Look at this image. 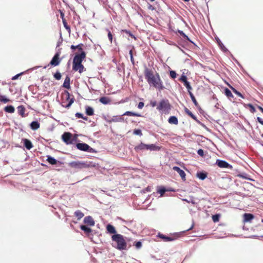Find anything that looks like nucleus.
<instances>
[{
    "mask_svg": "<svg viewBox=\"0 0 263 263\" xmlns=\"http://www.w3.org/2000/svg\"><path fill=\"white\" fill-rule=\"evenodd\" d=\"M106 232L107 234H112V235L118 234L117 233V231L116 230L115 227L113 225H112L110 223H108L106 225Z\"/></svg>",
    "mask_w": 263,
    "mask_h": 263,
    "instance_id": "obj_17",
    "label": "nucleus"
},
{
    "mask_svg": "<svg viewBox=\"0 0 263 263\" xmlns=\"http://www.w3.org/2000/svg\"><path fill=\"white\" fill-rule=\"evenodd\" d=\"M190 97L192 102H193L194 104L195 105V106H196V107L199 106L198 103L197 101V100H196L195 96H194L193 93L190 94Z\"/></svg>",
    "mask_w": 263,
    "mask_h": 263,
    "instance_id": "obj_41",
    "label": "nucleus"
},
{
    "mask_svg": "<svg viewBox=\"0 0 263 263\" xmlns=\"http://www.w3.org/2000/svg\"><path fill=\"white\" fill-rule=\"evenodd\" d=\"M144 105V103L143 102H140L138 104V106H137V107L139 108V109H142L143 106Z\"/></svg>",
    "mask_w": 263,
    "mask_h": 263,
    "instance_id": "obj_58",
    "label": "nucleus"
},
{
    "mask_svg": "<svg viewBox=\"0 0 263 263\" xmlns=\"http://www.w3.org/2000/svg\"><path fill=\"white\" fill-rule=\"evenodd\" d=\"M62 59V58L61 59L60 58V57L54 55L53 57L52 58L49 64L48 65L44 66V69L47 68L49 65L54 67L58 66L60 64Z\"/></svg>",
    "mask_w": 263,
    "mask_h": 263,
    "instance_id": "obj_11",
    "label": "nucleus"
},
{
    "mask_svg": "<svg viewBox=\"0 0 263 263\" xmlns=\"http://www.w3.org/2000/svg\"><path fill=\"white\" fill-rule=\"evenodd\" d=\"M256 120L257 122H258L259 123H260L261 125H263V119H261L260 117H257L256 118Z\"/></svg>",
    "mask_w": 263,
    "mask_h": 263,
    "instance_id": "obj_63",
    "label": "nucleus"
},
{
    "mask_svg": "<svg viewBox=\"0 0 263 263\" xmlns=\"http://www.w3.org/2000/svg\"><path fill=\"white\" fill-rule=\"evenodd\" d=\"M18 114L22 117H25V108L23 105H20L17 108Z\"/></svg>",
    "mask_w": 263,
    "mask_h": 263,
    "instance_id": "obj_33",
    "label": "nucleus"
},
{
    "mask_svg": "<svg viewBox=\"0 0 263 263\" xmlns=\"http://www.w3.org/2000/svg\"><path fill=\"white\" fill-rule=\"evenodd\" d=\"M77 142L75 144L74 146L77 149H79L81 151L91 153H96L97 152L95 149L91 147L87 143L82 142L78 139Z\"/></svg>",
    "mask_w": 263,
    "mask_h": 263,
    "instance_id": "obj_5",
    "label": "nucleus"
},
{
    "mask_svg": "<svg viewBox=\"0 0 263 263\" xmlns=\"http://www.w3.org/2000/svg\"><path fill=\"white\" fill-rule=\"evenodd\" d=\"M133 134H134L135 135H138L139 136H142V133L141 130L139 128L135 129L133 131Z\"/></svg>",
    "mask_w": 263,
    "mask_h": 263,
    "instance_id": "obj_46",
    "label": "nucleus"
},
{
    "mask_svg": "<svg viewBox=\"0 0 263 263\" xmlns=\"http://www.w3.org/2000/svg\"><path fill=\"white\" fill-rule=\"evenodd\" d=\"M178 44L181 46L183 48H185L186 46H187L188 45H185V44L184 43L183 41H180L179 42H178Z\"/></svg>",
    "mask_w": 263,
    "mask_h": 263,
    "instance_id": "obj_61",
    "label": "nucleus"
},
{
    "mask_svg": "<svg viewBox=\"0 0 263 263\" xmlns=\"http://www.w3.org/2000/svg\"><path fill=\"white\" fill-rule=\"evenodd\" d=\"M62 22H63V25H64V27H65V28L69 32H70V27L67 24V23L66 22V20H63V21H62Z\"/></svg>",
    "mask_w": 263,
    "mask_h": 263,
    "instance_id": "obj_49",
    "label": "nucleus"
},
{
    "mask_svg": "<svg viewBox=\"0 0 263 263\" xmlns=\"http://www.w3.org/2000/svg\"><path fill=\"white\" fill-rule=\"evenodd\" d=\"M99 101L104 105H107L110 103L111 100L107 97H101L99 98Z\"/></svg>",
    "mask_w": 263,
    "mask_h": 263,
    "instance_id": "obj_29",
    "label": "nucleus"
},
{
    "mask_svg": "<svg viewBox=\"0 0 263 263\" xmlns=\"http://www.w3.org/2000/svg\"><path fill=\"white\" fill-rule=\"evenodd\" d=\"M4 111L8 113H13L15 111L14 107L12 105H8L5 107L4 109Z\"/></svg>",
    "mask_w": 263,
    "mask_h": 263,
    "instance_id": "obj_32",
    "label": "nucleus"
},
{
    "mask_svg": "<svg viewBox=\"0 0 263 263\" xmlns=\"http://www.w3.org/2000/svg\"><path fill=\"white\" fill-rule=\"evenodd\" d=\"M83 222L89 227H92L95 224V221L91 216H86L83 219Z\"/></svg>",
    "mask_w": 263,
    "mask_h": 263,
    "instance_id": "obj_16",
    "label": "nucleus"
},
{
    "mask_svg": "<svg viewBox=\"0 0 263 263\" xmlns=\"http://www.w3.org/2000/svg\"><path fill=\"white\" fill-rule=\"evenodd\" d=\"M183 83V85L185 86L186 88L187 87H189V86H191L190 82H189L187 80L186 81L184 82Z\"/></svg>",
    "mask_w": 263,
    "mask_h": 263,
    "instance_id": "obj_64",
    "label": "nucleus"
},
{
    "mask_svg": "<svg viewBox=\"0 0 263 263\" xmlns=\"http://www.w3.org/2000/svg\"><path fill=\"white\" fill-rule=\"evenodd\" d=\"M150 104L153 107H154L157 105V103L156 101H151L150 102Z\"/></svg>",
    "mask_w": 263,
    "mask_h": 263,
    "instance_id": "obj_62",
    "label": "nucleus"
},
{
    "mask_svg": "<svg viewBox=\"0 0 263 263\" xmlns=\"http://www.w3.org/2000/svg\"><path fill=\"white\" fill-rule=\"evenodd\" d=\"M46 161L51 165H55L57 166H59L63 164V162L61 161H60L56 159H55L54 157L50 156L47 155V159Z\"/></svg>",
    "mask_w": 263,
    "mask_h": 263,
    "instance_id": "obj_14",
    "label": "nucleus"
},
{
    "mask_svg": "<svg viewBox=\"0 0 263 263\" xmlns=\"http://www.w3.org/2000/svg\"><path fill=\"white\" fill-rule=\"evenodd\" d=\"M108 37L109 39V40L112 42V35L110 31L108 30Z\"/></svg>",
    "mask_w": 263,
    "mask_h": 263,
    "instance_id": "obj_59",
    "label": "nucleus"
},
{
    "mask_svg": "<svg viewBox=\"0 0 263 263\" xmlns=\"http://www.w3.org/2000/svg\"><path fill=\"white\" fill-rule=\"evenodd\" d=\"M68 166L78 170L87 168L90 167H95V163L92 162L74 161L69 162Z\"/></svg>",
    "mask_w": 263,
    "mask_h": 263,
    "instance_id": "obj_3",
    "label": "nucleus"
},
{
    "mask_svg": "<svg viewBox=\"0 0 263 263\" xmlns=\"http://www.w3.org/2000/svg\"><path fill=\"white\" fill-rule=\"evenodd\" d=\"M176 33H178L179 35L182 37L181 39V41H183L185 45H188L189 43H191L193 44L195 46L197 47V45L195 43H194L193 41H192L190 37L182 30L179 29H177L176 31H175Z\"/></svg>",
    "mask_w": 263,
    "mask_h": 263,
    "instance_id": "obj_8",
    "label": "nucleus"
},
{
    "mask_svg": "<svg viewBox=\"0 0 263 263\" xmlns=\"http://www.w3.org/2000/svg\"><path fill=\"white\" fill-rule=\"evenodd\" d=\"M184 111L191 118H192L195 121L197 120V118L196 116H195L189 109H187L186 107H184Z\"/></svg>",
    "mask_w": 263,
    "mask_h": 263,
    "instance_id": "obj_35",
    "label": "nucleus"
},
{
    "mask_svg": "<svg viewBox=\"0 0 263 263\" xmlns=\"http://www.w3.org/2000/svg\"><path fill=\"white\" fill-rule=\"evenodd\" d=\"M86 52H83L82 53L77 52L74 54L72 63H82L83 60L86 58Z\"/></svg>",
    "mask_w": 263,
    "mask_h": 263,
    "instance_id": "obj_10",
    "label": "nucleus"
},
{
    "mask_svg": "<svg viewBox=\"0 0 263 263\" xmlns=\"http://www.w3.org/2000/svg\"><path fill=\"white\" fill-rule=\"evenodd\" d=\"M61 139L66 145L73 144L78 140L77 137H73V135L70 132H64L61 136Z\"/></svg>",
    "mask_w": 263,
    "mask_h": 263,
    "instance_id": "obj_7",
    "label": "nucleus"
},
{
    "mask_svg": "<svg viewBox=\"0 0 263 263\" xmlns=\"http://www.w3.org/2000/svg\"><path fill=\"white\" fill-rule=\"evenodd\" d=\"M144 146H145V143H144L143 142H141L139 144L136 145L134 147V149L137 153H138L143 152L144 151H145Z\"/></svg>",
    "mask_w": 263,
    "mask_h": 263,
    "instance_id": "obj_26",
    "label": "nucleus"
},
{
    "mask_svg": "<svg viewBox=\"0 0 263 263\" xmlns=\"http://www.w3.org/2000/svg\"><path fill=\"white\" fill-rule=\"evenodd\" d=\"M215 165L218 166L220 168H226V169H232L233 166L228 162L225 160L221 159H217L215 163Z\"/></svg>",
    "mask_w": 263,
    "mask_h": 263,
    "instance_id": "obj_9",
    "label": "nucleus"
},
{
    "mask_svg": "<svg viewBox=\"0 0 263 263\" xmlns=\"http://www.w3.org/2000/svg\"><path fill=\"white\" fill-rule=\"evenodd\" d=\"M168 122L171 124L177 125L178 124V120L176 116H171L168 119Z\"/></svg>",
    "mask_w": 263,
    "mask_h": 263,
    "instance_id": "obj_27",
    "label": "nucleus"
},
{
    "mask_svg": "<svg viewBox=\"0 0 263 263\" xmlns=\"http://www.w3.org/2000/svg\"><path fill=\"white\" fill-rule=\"evenodd\" d=\"M83 115H84L82 113L79 112H76L75 114V116L77 118H83Z\"/></svg>",
    "mask_w": 263,
    "mask_h": 263,
    "instance_id": "obj_56",
    "label": "nucleus"
},
{
    "mask_svg": "<svg viewBox=\"0 0 263 263\" xmlns=\"http://www.w3.org/2000/svg\"><path fill=\"white\" fill-rule=\"evenodd\" d=\"M145 78L148 83L160 91L163 90L165 87L163 85L159 74L157 73L156 77L154 75L153 71L148 68L145 67L144 70Z\"/></svg>",
    "mask_w": 263,
    "mask_h": 263,
    "instance_id": "obj_1",
    "label": "nucleus"
},
{
    "mask_svg": "<svg viewBox=\"0 0 263 263\" xmlns=\"http://www.w3.org/2000/svg\"><path fill=\"white\" fill-rule=\"evenodd\" d=\"M182 200L187 203H192L193 204H195V201L192 198H190V200H188L187 199H182Z\"/></svg>",
    "mask_w": 263,
    "mask_h": 263,
    "instance_id": "obj_52",
    "label": "nucleus"
},
{
    "mask_svg": "<svg viewBox=\"0 0 263 263\" xmlns=\"http://www.w3.org/2000/svg\"><path fill=\"white\" fill-rule=\"evenodd\" d=\"M61 50H62V48H59L57 50V51L54 54V55H57V57H60V54L61 53Z\"/></svg>",
    "mask_w": 263,
    "mask_h": 263,
    "instance_id": "obj_57",
    "label": "nucleus"
},
{
    "mask_svg": "<svg viewBox=\"0 0 263 263\" xmlns=\"http://www.w3.org/2000/svg\"><path fill=\"white\" fill-rule=\"evenodd\" d=\"M122 116H136V117H141V115L139 113H136L132 111H127L125 112Z\"/></svg>",
    "mask_w": 263,
    "mask_h": 263,
    "instance_id": "obj_34",
    "label": "nucleus"
},
{
    "mask_svg": "<svg viewBox=\"0 0 263 263\" xmlns=\"http://www.w3.org/2000/svg\"><path fill=\"white\" fill-rule=\"evenodd\" d=\"M61 73L59 71H57L53 74V77L57 80H60L61 79Z\"/></svg>",
    "mask_w": 263,
    "mask_h": 263,
    "instance_id": "obj_47",
    "label": "nucleus"
},
{
    "mask_svg": "<svg viewBox=\"0 0 263 263\" xmlns=\"http://www.w3.org/2000/svg\"><path fill=\"white\" fill-rule=\"evenodd\" d=\"M172 106L167 99L161 100L159 104L157 106V109L159 111H162L165 113L168 112L171 109Z\"/></svg>",
    "mask_w": 263,
    "mask_h": 263,
    "instance_id": "obj_6",
    "label": "nucleus"
},
{
    "mask_svg": "<svg viewBox=\"0 0 263 263\" xmlns=\"http://www.w3.org/2000/svg\"><path fill=\"white\" fill-rule=\"evenodd\" d=\"M173 170L176 171L179 174L180 176L183 180H185L186 174L183 170L181 169L177 166H173Z\"/></svg>",
    "mask_w": 263,
    "mask_h": 263,
    "instance_id": "obj_19",
    "label": "nucleus"
},
{
    "mask_svg": "<svg viewBox=\"0 0 263 263\" xmlns=\"http://www.w3.org/2000/svg\"><path fill=\"white\" fill-rule=\"evenodd\" d=\"M74 215L77 217L78 220H80L84 216V214L80 210H77L74 212Z\"/></svg>",
    "mask_w": 263,
    "mask_h": 263,
    "instance_id": "obj_36",
    "label": "nucleus"
},
{
    "mask_svg": "<svg viewBox=\"0 0 263 263\" xmlns=\"http://www.w3.org/2000/svg\"><path fill=\"white\" fill-rule=\"evenodd\" d=\"M0 101L4 103H7L10 101V100L5 96L0 95Z\"/></svg>",
    "mask_w": 263,
    "mask_h": 263,
    "instance_id": "obj_40",
    "label": "nucleus"
},
{
    "mask_svg": "<svg viewBox=\"0 0 263 263\" xmlns=\"http://www.w3.org/2000/svg\"><path fill=\"white\" fill-rule=\"evenodd\" d=\"M167 192V188L164 186H159L157 189V192L160 194L161 196Z\"/></svg>",
    "mask_w": 263,
    "mask_h": 263,
    "instance_id": "obj_31",
    "label": "nucleus"
},
{
    "mask_svg": "<svg viewBox=\"0 0 263 263\" xmlns=\"http://www.w3.org/2000/svg\"><path fill=\"white\" fill-rule=\"evenodd\" d=\"M212 220L214 222H217L219 221V218H220V214H216L214 215H213L212 216Z\"/></svg>",
    "mask_w": 263,
    "mask_h": 263,
    "instance_id": "obj_43",
    "label": "nucleus"
},
{
    "mask_svg": "<svg viewBox=\"0 0 263 263\" xmlns=\"http://www.w3.org/2000/svg\"><path fill=\"white\" fill-rule=\"evenodd\" d=\"M243 222H250L254 218V216L252 213H245L243 214Z\"/></svg>",
    "mask_w": 263,
    "mask_h": 263,
    "instance_id": "obj_22",
    "label": "nucleus"
},
{
    "mask_svg": "<svg viewBox=\"0 0 263 263\" xmlns=\"http://www.w3.org/2000/svg\"><path fill=\"white\" fill-rule=\"evenodd\" d=\"M80 228L82 231H84L87 236H93V232L95 230L91 229L89 226L86 224H81L80 226Z\"/></svg>",
    "mask_w": 263,
    "mask_h": 263,
    "instance_id": "obj_12",
    "label": "nucleus"
},
{
    "mask_svg": "<svg viewBox=\"0 0 263 263\" xmlns=\"http://www.w3.org/2000/svg\"><path fill=\"white\" fill-rule=\"evenodd\" d=\"M111 239L113 241H115L117 243L116 246L112 244V247L120 251L126 250L127 243L122 235H112L111 236Z\"/></svg>",
    "mask_w": 263,
    "mask_h": 263,
    "instance_id": "obj_2",
    "label": "nucleus"
},
{
    "mask_svg": "<svg viewBox=\"0 0 263 263\" xmlns=\"http://www.w3.org/2000/svg\"><path fill=\"white\" fill-rule=\"evenodd\" d=\"M224 93L228 98H233L234 97L231 90L227 87L224 89Z\"/></svg>",
    "mask_w": 263,
    "mask_h": 263,
    "instance_id": "obj_38",
    "label": "nucleus"
},
{
    "mask_svg": "<svg viewBox=\"0 0 263 263\" xmlns=\"http://www.w3.org/2000/svg\"><path fill=\"white\" fill-rule=\"evenodd\" d=\"M151 187L147 186V187L144 189L142 190V192L144 193H145L146 192H150L151 191Z\"/></svg>",
    "mask_w": 263,
    "mask_h": 263,
    "instance_id": "obj_60",
    "label": "nucleus"
},
{
    "mask_svg": "<svg viewBox=\"0 0 263 263\" xmlns=\"http://www.w3.org/2000/svg\"><path fill=\"white\" fill-rule=\"evenodd\" d=\"M198 155H199L201 157H204V151L202 149H199L197 152Z\"/></svg>",
    "mask_w": 263,
    "mask_h": 263,
    "instance_id": "obj_53",
    "label": "nucleus"
},
{
    "mask_svg": "<svg viewBox=\"0 0 263 263\" xmlns=\"http://www.w3.org/2000/svg\"><path fill=\"white\" fill-rule=\"evenodd\" d=\"M179 80L182 83H183L184 82L186 81L187 80V77L184 73H183L182 74Z\"/></svg>",
    "mask_w": 263,
    "mask_h": 263,
    "instance_id": "obj_50",
    "label": "nucleus"
},
{
    "mask_svg": "<svg viewBox=\"0 0 263 263\" xmlns=\"http://www.w3.org/2000/svg\"><path fill=\"white\" fill-rule=\"evenodd\" d=\"M145 150H148L150 151H159L161 147L156 145L155 144H145Z\"/></svg>",
    "mask_w": 263,
    "mask_h": 263,
    "instance_id": "obj_15",
    "label": "nucleus"
},
{
    "mask_svg": "<svg viewBox=\"0 0 263 263\" xmlns=\"http://www.w3.org/2000/svg\"><path fill=\"white\" fill-rule=\"evenodd\" d=\"M62 87L67 89H70V79L68 76H66L64 82L62 85Z\"/></svg>",
    "mask_w": 263,
    "mask_h": 263,
    "instance_id": "obj_25",
    "label": "nucleus"
},
{
    "mask_svg": "<svg viewBox=\"0 0 263 263\" xmlns=\"http://www.w3.org/2000/svg\"><path fill=\"white\" fill-rule=\"evenodd\" d=\"M123 116H114L109 121V123L111 122H124L125 120L123 117Z\"/></svg>",
    "mask_w": 263,
    "mask_h": 263,
    "instance_id": "obj_23",
    "label": "nucleus"
},
{
    "mask_svg": "<svg viewBox=\"0 0 263 263\" xmlns=\"http://www.w3.org/2000/svg\"><path fill=\"white\" fill-rule=\"evenodd\" d=\"M76 46H77V49L78 50V53H82L83 52H85L82 48V47L84 46L83 44L80 43Z\"/></svg>",
    "mask_w": 263,
    "mask_h": 263,
    "instance_id": "obj_44",
    "label": "nucleus"
},
{
    "mask_svg": "<svg viewBox=\"0 0 263 263\" xmlns=\"http://www.w3.org/2000/svg\"><path fill=\"white\" fill-rule=\"evenodd\" d=\"M70 93L67 90H64L61 93V105L66 108H69L74 101V98H70Z\"/></svg>",
    "mask_w": 263,
    "mask_h": 263,
    "instance_id": "obj_4",
    "label": "nucleus"
},
{
    "mask_svg": "<svg viewBox=\"0 0 263 263\" xmlns=\"http://www.w3.org/2000/svg\"><path fill=\"white\" fill-rule=\"evenodd\" d=\"M72 69L75 71H79L80 73L86 70L82 63H72Z\"/></svg>",
    "mask_w": 263,
    "mask_h": 263,
    "instance_id": "obj_13",
    "label": "nucleus"
},
{
    "mask_svg": "<svg viewBox=\"0 0 263 263\" xmlns=\"http://www.w3.org/2000/svg\"><path fill=\"white\" fill-rule=\"evenodd\" d=\"M215 40L218 47L223 52H230L229 50L224 46L223 44L218 36L215 37Z\"/></svg>",
    "mask_w": 263,
    "mask_h": 263,
    "instance_id": "obj_18",
    "label": "nucleus"
},
{
    "mask_svg": "<svg viewBox=\"0 0 263 263\" xmlns=\"http://www.w3.org/2000/svg\"><path fill=\"white\" fill-rule=\"evenodd\" d=\"M196 122L197 123H198L199 125L202 126L203 128H204L206 130L210 131L209 128L205 125H204L203 123L200 122L199 120L197 119V120Z\"/></svg>",
    "mask_w": 263,
    "mask_h": 263,
    "instance_id": "obj_51",
    "label": "nucleus"
},
{
    "mask_svg": "<svg viewBox=\"0 0 263 263\" xmlns=\"http://www.w3.org/2000/svg\"><path fill=\"white\" fill-rule=\"evenodd\" d=\"M24 72H21L20 73H18L16 75H15L14 76H13L12 78V80H16L18 78V77L20 76H22V74H24Z\"/></svg>",
    "mask_w": 263,
    "mask_h": 263,
    "instance_id": "obj_55",
    "label": "nucleus"
},
{
    "mask_svg": "<svg viewBox=\"0 0 263 263\" xmlns=\"http://www.w3.org/2000/svg\"><path fill=\"white\" fill-rule=\"evenodd\" d=\"M170 76L173 79H175L177 77V73L175 70H170Z\"/></svg>",
    "mask_w": 263,
    "mask_h": 263,
    "instance_id": "obj_48",
    "label": "nucleus"
},
{
    "mask_svg": "<svg viewBox=\"0 0 263 263\" xmlns=\"http://www.w3.org/2000/svg\"><path fill=\"white\" fill-rule=\"evenodd\" d=\"M22 141L24 146L28 150H30L33 147V144L30 140L26 138H23Z\"/></svg>",
    "mask_w": 263,
    "mask_h": 263,
    "instance_id": "obj_20",
    "label": "nucleus"
},
{
    "mask_svg": "<svg viewBox=\"0 0 263 263\" xmlns=\"http://www.w3.org/2000/svg\"><path fill=\"white\" fill-rule=\"evenodd\" d=\"M85 113L87 116H92L94 115V109L93 108L89 106H85Z\"/></svg>",
    "mask_w": 263,
    "mask_h": 263,
    "instance_id": "obj_30",
    "label": "nucleus"
},
{
    "mask_svg": "<svg viewBox=\"0 0 263 263\" xmlns=\"http://www.w3.org/2000/svg\"><path fill=\"white\" fill-rule=\"evenodd\" d=\"M58 11L60 12V17L62 18V21H63V20H66L65 19V18H64L65 14H64V12L62 10H60V9H59Z\"/></svg>",
    "mask_w": 263,
    "mask_h": 263,
    "instance_id": "obj_54",
    "label": "nucleus"
},
{
    "mask_svg": "<svg viewBox=\"0 0 263 263\" xmlns=\"http://www.w3.org/2000/svg\"><path fill=\"white\" fill-rule=\"evenodd\" d=\"M228 86L232 89V90L233 91V92L234 93H235L236 95H237V96H238L239 97H240L243 99L245 98L243 95L242 93H241L239 91H238L237 89H236L234 87L232 86L230 84H228Z\"/></svg>",
    "mask_w": 263,
    "mask_h": 263,
    "instance_id": "obj_37",
    "label": "nucleus"
},
{
    "mask_svg": "<svg viewBox=\"0 0 263 263\" xmlns=\"http://www.w3.org/2000/svg\"><path fill=\"white\" fill-rule=\"evenodd\" d=\"M40 124L37 121H33L30 124V127L31 129L35 130L40 127Z\"/></svg>",
    "mask_w": 263,
    "mask_h": 263,
    "instance_id": "obj_28",
    "label": "nucleus"
},
{
    "mask_svg": "<svg viewBox=\"0 0 263 263\" xmlns=\"http://www.w3.org/2000/svg\"><path fill=\"white\" fill-rule=\"evenodd\" d=\"M133 245L137 249H140L142 246V242L140 240L135 241Z\"/></svg>",
    "mask_w": 263,
    "mask_h": 263,
    "instance_id": "obj_42",
    "label": "nucleus"
},
{
    "mask_svg": "<svg viewBox=\"0 0 263 263\" xmlns=\"http://www.w3.org/2000/svg\"><path fill=\"white\" fill-rule=\"evenodd\" d=\"M244 106L245 107H248L249 108V109H250V111L252 112V113H254L255 111H256V109L254 107V106L251 103H249V104H244Z\"/></svg>",
    "mask_w": 263,
    "mask_h": 263,
    "instance_id": "obj_39",
    "label": "nucleus"
},
{
    "mask_svg": "<svg viewBox=\"0 0 263 263\" xmlns=\"http://www.w3.org/2000/svg\"><path fill=\"white\" fill-rule=\"evenodd\" d=\"M122 31L125 32L129 36H130L131 37L134 39L135 40H136V36L129 30H122Z\"/></svg>",
    "mask_w": 263,
    "mask_h": 263,
    "instance_id": "obj_45",
    "label": "nucleus"
},
{
    "mask_svg": "<svg viewBox=\"0 0 263 263\" xmlns=\"http://www.w3.org/2000/svg\"><path fill=\"white\" fill-rule=\"evenodd\" d=\"M157 236L159 238L162 239L164 241H166V242L172 241L176 239V238H175L173 236H166V235H164L161 233H159L157 235Z\"/></svg>",
    "mask_w": 263,
    "mask_h": 263,
    "instance_id": "obj_21",
    "label": "nucleus"
},
{
    "mask_svg": "<svg viewBox=\"0 0 263 263\" xmlns=\"http://www.w3.org/2000/svg\"><path fill=\"white\" fill-rule=\"evenodd\" d=\"M196 176L201 180H204L208 177V173L204 171H198L196 173Z\"/></svg>",
    "mask_w": 263,
    "mask_h": 263,
    "instance_id": "obj_24",
    "label": "nucleus"
}]
</instances>
